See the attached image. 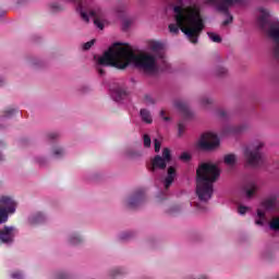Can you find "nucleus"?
<instances>
[{
	"label": "nucleus",
	"mask_w": 279,
	"mask_h": 279,
	"mask_svg": "<svg viewBox=\"0 0 279 279\" xmlns=\"http://www.w3.org/2000/svg\"><path fill=\"white\" fill-rule=\"evenodd\" d=\"M130 64L146 75H155L157 71H160V66H158L154 54H136L130 45L122 46L121 44H114L105 51L102 57L98 59L96 69L99 75H106V71L101 66H114V69L123 71Z\"/></svg>",
	"instance_id": "1"
},
{
	"label": "nucleus",
	"mask_w": 279,
	"mask_h": 279,
	"mask_svg": "<svg viewBox=\"0 0 279 279\" xmlns=\"http://www.w3.org/2000/svg\"><path fill=\"white\" fill-rule=\"evenodd\" d=\"M175 24H169L170 34L178 35L180 29L187 36L190 43L197 45L202 32H204V17L202 16V7L194 4L187 8L182 5L173 7Z\"/></svg>",
	"instance_id": "2"
},
{
	"label": "nucleus",
	"mask_w": 279,
	"mask_h": 279,
	"mask_svg": "<svg viewBox=\"0 0 279 279\" xmlns=\"http://www.w3.org/2000/svg\"><path fill=\"white\" fill-rule=\"evenodd\" d=\"M221 170L215 163H202L196 170V195L199 202H208L215 193V182L219 180Z\"/></svg>",
	"instance_id": "3"
},
{
	"label": "nucleus",
	"mask_w": 279,
	"mask_h": 279,
	"mask_svg": "<svg viewBox=\"0 0 279 279\" xmlns=\"http://www.w3.org/2000/svg\"><path fill=\"white\" fill-rule=\"evenodd\" d=\"M259 16L257 17V25L263 29V32H267L269 38H271L275 43L272 47V56L275 60L279 59V21L272 20L269 10L265 8L258 9Z\"/></svg>",
	"instance_id": "4"
},
{
	"label": "nucleus",
	"mask_w": 279,
	"mask_h": 279,
	"mask_svg": "<svg viewBox=\"0 0 279 279\" xmlns=\"http://www.w3.org/2000/svg\"><path fill=\"white\" fill-rule=\"evenodd\" d=\"M77 12L81 14V19L85 21V23H88L89 16L94 19V25L98 27V29H104V10L101 8L96 7L94 9H90V5L88 2H85L84 0H78V4L76 8Z\"/></svg>",
	"instance_id": "5"
},
{
	"label": "nucleus",
	"mask_w": 279,
	"mask_h": 279,
	"mask_svg": "<svg viewBox=\"0 0 279 279\" xmlns=\"http://www.w3.org/2000/svg\"><path fill=\"white\" fill-rule=\"evenodd\" d=\"M263 147H265L263 142H254L244 147V158L250 167H260L265 162Z\"/></svg>",
	"instance_id": "6"
},
{
	"label": "nucleus",
	"mask_w": 279,
	"mask_h": 279,
	"mask_svg": "<svg viewBox=\"0 0 279 279\" xmlns=\"http://www.w3.org/2000/svg\"><path fill=\"white\" fill-rule=\"evenodd\" d=\"M204 5H214L218 12H222V14H226V16H229V19L225 20L222 22V25H230L232 23L233 19L230 14V8L232 5H235V3H239V0H204Z\"/></svg>",
	"instance_id": "7"
},
{
	"label": "nucleus",
	"mask_w": 279,
	"mask_h": 279,
	"mask_svg": "<svg viewBox=\"0 0 279 279\" xmlns=\"http://www.w3.org/2000/svg\"><path fill=\"white\" fill-rule=\"evenodd\" d=\"M219 145V136L213 132L203 133L198 141V147L205 151H213V149H217Z\"/></svg>",
	"instance_id": "8"
},
{
	"label": "nucleus",
	"mask_w": 279,
	"mask_h": 279,
	"mask_svg": "<svg viewBox=\"0 0 279 279\" xmlns=\"http://www.w3.org/2000/svg\"><path fill=\"white\" fill-rule=\"evenodd\" d=\"M0 204L1 206L5 207H0V225L5 223L8 221V215H12L16 213V202L12 199L10 196H2L0 198Z\"/></svg>",
	"instance_id": "9"
},
{
	"label": "nucleus",
	"mask_w": 279,
	"mask_h": 279,
	"mask_svg": "<svg viewBox=\"0 0 279 279\" xmlns=\"http://www.w3.org/2000/svg\"><path fill=\"white\" fill-rule=\"evenodd\" d=\"M171 160V150L169 148H163L162 156L156 155L148 167L149 171L154 173L156 169L165 170L167 169V163Z\"/></svg>",
	"instance_id": "10"
},
{
	"label": "nucleus",
	"mask_w": 279,
	"mask_h": 279,
	"mask_svg": "<svg viewBox=\"0 0 279 279\" xmlns=\"http://www.w3.org/2000/svg\"><path fill=\"white\" fill-rule=\"evenodd\" d=\"M17 233L16 228L5 226L0 230V243H5L7 245L14 243V236H16Z\"/></svg>",
	"instance_id": "11"
},
{
	"label": "nucleus",
	"mask_w": 279,
	"mask_h": 279,
	"mask_svg": "<svg viewBox=\"0 0 279 279\" xmlns=\"http://www.w3.org/2000/svg\"><path fill=\"white\" fill-rule=\"evenodd\" d=\"M149 47H150V51H153V53H155L156 58H159L161 60V62L163 63L161 69L167 70L168 64H167V61L165 60V46L162 45V43L151 41Z\"/></svg>",
	"instance_id": "12"
},
{
	"label": "nucleus",
	"mask_w": 279,
	"mask_h": 279,
	"mask_svg": "<svg viewBox=\"0 0 279 279\" xmlns=\"http://www.w3.org/2000/svg\"><path fill=\"white\" fill-rule=\"evenodd\" d=\"M143 202H145V191L138 190L128 199V207L129 208H138V206Z\"/></svg>",
	"instance_id": "13"
},
{
	"label": "nucleus",
	"mask_w": 279,
	"mask_h": 279,
	"mask_svg": "<svg viewBox=\"0 0 279 279\" xmlns=\"http://www.w3.org/2000/svg\"><path fill=\"white\" fill-rule=\"evenodd\" d=\"M262 206L266 210H278V194H272L263 201Z\"/></svg>",
	"instance_id": "14"
},
{
	"label": "nucleus",
	"mask_w": 279,
	"mask_h": 279,
	"mask_svg": "<svg viewBox=\"0 0 279 279\" xmlns=\"http://www.w3.org/2000/svg\"><path fill=\"white\" fill-rule=\"evenodd\" d=\"M175 109L182 112L185 119L191 118V109H189V105L182 100H177L174 102Z\"/></svg>",
	"instance_id": "15"
},
{
	"label": "nucleus",
	"mask_w": 279,
	"mask_h": 279,
	"mask_svg": "<svg viewBox=\"0 0 279 279\" xmlns=\"http://www.w3.org/2000/svg\"><path fill=\"white\" fill-rule=\"evenodd\" d=\"M175 168H173L172 166L168 168V175L166 177L165 181H163V186L165 190L167 191L169 189V186H171L173 184V180H175Z\"/></svg>",
	"instance_id": "16"
},
{
	"label": "nucleus",
	"mask_w": 279,
	"mask_h": 279,
	"mask_svg": "<svg viewBox=\"0 0 279 279\" xmlns=\"http://www.w3.org/2000/svg\"><path fill=\"white\" fill-rule=\"evenodd\" d=\"M111 96L114 101H121V99H125V97H128V92L125 88L118 86L111 90Z\"/></svg>",
	"instance_id": "17"
},
{
	"label": "nucleus",
	"mask_w": 279,
	"mask_h": 279,
	"mask_svg": "<svg viewBox=\"0 0 279 279\" xmlns=\"http://www.w3.org/2000/svg\"><path fill=\"white\" fill-rule=\"evenodd\" d=\"M45 215L43 213H37L29 218V221L33 226H38V223H45Z\"/></svg>",
	"instance_id": "18"
},
{
	"label": "nucleus",
	"mask_w": 279,
	"mask_h": 279,
	"mask_svg": "<svg viewBox=\"0 0 279 279\" xmlns=\"http://www.w3.org/2000/svg\"><path fill=\"white\" fill-rule=\"evenodd\" d=\"M141 114V119L142 121H144V123H153V119H151V112H149V110L147 109H141L140 111Z\"/></svg>",
	"instance_id": "19"
},
{
	"label": "nucleus",
	"mask_w": 279,
	"mask_h": 279,
	"mask_svg": "<svg viewBox=\"0 0 279 279\" xmlns=\"http://www.w3.org/2000/svg\"><path fill=\"white\" fill-rule=\"evenodd\" d=\"M257 217L258 219L255 220L256 226H264L267 217L265 216V211L257 209Z\"/></svg>",
	"instance_id": "20"
},
{
	"label": "nucleus",
	"mask_w": 279,
	"mask_h": 279,
	"mask_svg": "<svg viewBox=\"0 0 279 279\" xmlns=\"http://www.w3.org/2000/svg\"><path fill=\"white\" fill-rule=\"evenodd\" d=\"M236 163V155L234 154H229L225 156V165H229L232 167V165Z\"/></svg>",
	"instance_id": "21"
},
{
	"label": "nucleus",
	"mask_w": 279,
	"mask_h": 279,
	"mask_svg": "<svg viewBox=\"0 0 279 279\" xmlns=\"http://www.w3.org/2000/svg\"><path fill=\"white\" fill-rule=\"evenodd\" d=\"M245 191H246V197L251 198V197H254V194L256 193V191H258V186H256L255 183H251L248 185V189H246Z\"/></svg>",
	"instance_id": "22"
},
{
	"label": "nucleus",
	"mask_w": 279,
	"mask_h": 279,
	"mask_svg": "<svg viewBox=\"0 0 279 279\" xmlns=\"http://www.w3.org/2000/svg\"><path fill=\"white\" fill-rule=\"evenodd\" d=\"M245 130L244 125H238V126H229L228 132L229 134H241Z\"/></svg>",
	"instance_id": "23"
},
{
	"label": "nucleus",
	"mask_w": 279,
	"mask_h": 279,
	"mask_svg": "<svg viewBox=\"0 0 279 279\" xmlns=\"http://www.w3.org/2000/svg\"><path fill=\"white\" fill-rule=\"evenodd\" d=\"M14 114H16V109L14 108H8L3 111L2 117L4 119H10L11 117H14Z\"/></svg>",
	"instance_id": "24"
},
{
	"label": "nucleus",
	"mask_w": 279,
	"mask_h": 279,
	"mask_svg": "<svg viewBox=\"0 0 279 279\" xmlns=\"http://www.w3.org/2000/svg\"><path fill=\"white\" fill-rule=\"evenodd\" d=\"M207 36L209 37V39H210V41L211 43H221V36H219L218 34H216V33H210V32H208L207 33Z\"/></svg>",
	"instance_id": "25"
},
{
	"label": "nucleus",
	"mask_w": 279,
	"mask_h": 279,
	"mask_svg": "<svg viewBox=\"0 0 279 279\" xmlns=\"http://www.w3.org/2000/svg\"><path fill=\"white\" fill-rule=\"evenodd\" d=\"M144 104L146 106H154V104H156V98L151 97V95L149 94H146L144 96Z\"/></svg>",
	"instance_id": "26"
},
{
	"label": "nucleus",
	"mask_w": 279,
	"mask_h": 279,
	"mask_svg": "<svg viewBox=\"0 0 279 279\" xmlns=\"http://www.w3.org/2000/svg\"><path fill=\"white\" fill-rule=\"evenodd\" d=\"M216 75H218V77H223L225 75H228V69H226L225 66H218L216 69Z\"/></svg>",
	"instance_id": "27"
},
{
	"label": "nucleus",
	"mask_w": 279,
	"mask_h": 279,
	"mask_svg": "<svg viewBox=\"0 0 279 279\" xmlns=\"http://www.w3.org/2000/svg\"><path fill=\"white\" fill-rule=\"evenodd\" d=\"M82 236H80V235H72L71 238H70V243H71V245H80V243H82Z\"/></svg>",
	"instance_id": "28"
},
{
	"label": "nucleus",
	"mask_w": 279,
	"mask_h": 279,
	"mask_svg": "<svg viewBox=\"0 0 279 279\" xmlns=\"http://www.w3.org/2000/svg\"><path fill=\"white\" fill-rule=\"evenodd\" d=\"M111 278H119V276H123V270L121 268H116L109 272Z\"/></svg>",
	"instance_id": "29"
},
{
	"label": "nucleus",
	"mask_w": 279,
	"mask_h": 279,
	"mask_svg": "<svg viewBox=\"0 0 279 279\" xmlns=\"http://www.w3.org/2000/svg\"><path fill=\"white\" fill-rule=\"evenodd\" d=\"M132 23H133L132 19H125V20L123 21V24H122V29H123L124 32H128V29H130Z\"/></svg>",
	"instance_id": "30"
},
{
	"label": "nucleus",
	"mask_w": 279,
	"mask_h": 279,
	"mask_svg": "<svg viewBox=\"0 0 279 279\" xmlns=\"http://www.w3.org/2000/svg\"><path fill=\"white\" fill-rule=\"evenodd\" d=\"M52 154H53L54 158H62V156H64V149L63 148H54L52 150Z\"/></svg>",
	"instance_id": "31"
},
{
	"label": "nucleus",
	"mask_w": 279,
	"mask_h": 279,
	"mask_svg": "<svg viewBox=\"0 0 279 279\" xmlns=\"http://www.w3.org/2000/svg\"><path fill=\"white\" fill-rule=\"evenodd\" d=\"M213 101H214L213 98L203 97L201 100V104H202V106H205V108H206V106H210L213 104Z\"/></svg>",
	"instance_id": "32"
},
{
	"label": "nucleus",
	"mask_w": 279,
	"mask_h": 279,
	"mask_svg": "<svg viewBox=\"0 0 279 279\" xmlns=\"http://www.w3.org/2000/svg\"><path fill=\"white\" fill-rule=\"evenodd\" d=\"M143 138H144V147H151V137H149V135L147 134H144Z\"/></svg>",
	"instance_id": "33"
},
{
	"label": "nucleus",
	"mask_w": 279,
	"mask_h": 279,
	"mask_svg": "<svg viewBox=\"0 0 279 279\" xmlns=\"http://www.w3.org/2000/svg\"><path fill=\"white\" fill-rule=\"evenodd\" d=\"M154 145H155V153L159 154L160 153V147H161L162 143L158 138H155L154 140Z\"/></svg>",
	"instance_id": "34"
},
{
	"label": "nucleus",
	"mask_w": 279,
	"mask_h": 279,
	"mask_svg": "<svg viewBox=\"0 0 279 279\" xmlns=\"http://www.w3.org/2000/svg\"><path fill=\"white\" fill-rule=\"evenodd\" d=\"M93 45H95V39H92V40L85 43V44L83 45L84 51H88V49H90V47H93Z\"/></svg>",
	"instance_id": "35"
},
{
	"label": "nucleus",
	"mask_w": 279,
	"mask_h": 279,
	"mask_svg": "<svg viewBox=\"0 0 279 279\" xmlns=\"http://www.w3.org/2000/svg\"><path fill=\"white\" fill-rule=\"evenodd\" d=\"M178 130H179V136H182V134H184V131L186 130V125L183 124V122H180L178 124Z\"/></svg>",
	"instance_id": "36"
},
{
	"label": "nucleus",
	"mask_w": 279,
	"mask_h": 279,
	"mask_svg": "<svg viewBox=\"0 0 279 279\" xmlns=\"http://www.w3.org/2000/svg\"><path fill=\"white\" fill-rule=\"evenodd\" d=\"M247 210H250V207L243 206V205H240L238 208L239 215H245V213H247Z\"/></svg>",
	"instance_id": "37"
},
{
	"label": "nucleus",
	"mask_w": 279,
	"mask_h": 279,
	"mask_svg": "<svg viewBox=\"0 0 279 279\" xmlns=\"http://www.w3.org/2000/svg\"><path fill=\"white\" fill-rule=\"evenodd\" d=\"M116 11L118 13L124 12L125 11V3L123 2H118V7L116 8Z\"/></svg>",
	"instance_id": "38"
},
{
	"label": "nucleus",
	"mask_w": 279,
	"mask_h": 279,
	"mask_svg": "<svg viewBox=\"0 0 279 279\" xmlns=\"http://www.w3.org/2000/svg\"><path fill=\"white\" fill-rule=\"evenodd\" d=\"M180 160H184L185 162H189V160H191V155L189 153H182L180 156Z\"/></svg>",
	"instance_id": "39"
},
{
	"label": "nucleus",
	"mask_w": 279,
	"mask_h": 279,
	"mask_svg": "<svg viewBox=\"0 0 279 279\" xmlns=\"http://www.w3.org/2000/svg\"><path fill=\"white\" fill-rule=\"evenodd\" d=\"M218 117H220V119H228V111L223 109L218 110Z\"/></svg>",
	"instance_id": "40"
},
{
	"label": "nucleus",
	"mask_w": 279,
	"mask_h": 279,
	"mask_svg": "<svg viewBox=\"0 0 279 279\" xmlns=\"http://www.w3.org/2000/svg\"><path fill=\"white\" fill-rule=\"evenodd\" d=\"M126 154H128L129 158H136V157L141 156V153L134 151V150H129Z\"/></svg>",
	"instance_id": "41"
},
{
	"label": "nucleus",
	"mask_w": 279,
	"mask_h": 279,
	"mask_svg": "<svg viewBox=\"0 0 279 279\" xmlns=\"http://www.w3.org/2000/svg\"><path fill=\"white\" fill-rule=\"evenodd\" d=\"M11 278L13 279H25V277H23V274H21L20 271H15L11 275Z\"/></svg>",
	"instance_id": "42"
},
{
	"label": "nucleus",
	"mask_w": 279,
	"mask_h": 279,
	"mask_svg": "<svg viewBox=\"0 0 279 279\" xmlns=\"http://www.w3.org/2000/svg\"><path fill=\"white\" fill-rule=\"evenodd\" d=\"M50 8H51L52 12H58V11L62 10V8H60V4H58V3H52L50 5Z\"/></svg>",
	"instance_id": "43"
},
{
	"label": "nucleus",
	"mask_w": 279,
	"mask_h": 279,
	"mask_svg": "<svg viewBox=\"0 0 279 279\" xmlns=\"http://www.w3.org/2000/svg\"><path fill=\"white\" fill-rule=\"evenodd\" d=\"M57 278L59 279H66L69 278V275L66 272H58Z\"/></svg>",
	"instance_id": "44"
},
{
	"label": "nucleus",
	"mask_w": 279,
	"mask_h": 279,
	"mask_svg": "<svg viewBox=\"0 0 279 279\" xmlns=\"http://www.w3.org/2000/svg\"><path fill=\"white\" fill-rule=\"evenodd\" d=\"M160 117H161V119H163V121H171V118L165 116V110L160 111Z\"/></svg>",
	"instance_id": "45"
},
{
	"label": "nucleus",
	"mask_w": 279,
	"mask_h": 279,
	"mask_svg": "<svg viewBox=\"0 0 279 279\" xmlns=\"http://www.w3.org/2000/svg\"><path fill=\"white\" fill-rule=\"evenodd\" d=\"M131 236H132V233L125 232V233H122L121 239H122L123 241H125V239H130Z\"/></svg>",
	"instance_id": "46"
},
{
	"label": "nucleus",
	"mask_w": 279,
	"mask_h": 279,
	"mask_svg": "<svg viewBox=\"0 0 279 279\" xmlns=\"http://www.w3.org/2000/svg\"><path fill=\"white\" fill-rule=\"evenodd\" d=\"M48 138H50V141H53V138H58V133H49Z\"/></svg>",
	"instance_id": "47"
},
{
	"label": "nucleus",
	"mask_w": 279,
	"mask_h": 279,
	"mask_svg": "<svg viewBox=\"0 0 279 279\" xmlns=\"http://www.w3.org/2000/svg\"><path fill=\"white\" fill-rule=\"evenodd\" d=\"M3 160V156L0 155V161Z\"/></svg>",
	"instance_id": "48"
},
{
	"label": "nucleus",
	"mask_w": 279,
	"mask_h": 279,
	"mask_svg": "<svg viewBox=\"0 0 279 279\" xmlns=\"http://www.w3.org/2000/svg\"><path fill=\"white\" fill-rule=\"evenodd\" d=\"M196 208H199V204H195Z\"/></svg>",
	"instance_id": "49"
}]
</instances>
